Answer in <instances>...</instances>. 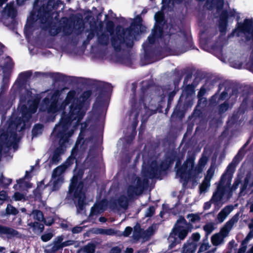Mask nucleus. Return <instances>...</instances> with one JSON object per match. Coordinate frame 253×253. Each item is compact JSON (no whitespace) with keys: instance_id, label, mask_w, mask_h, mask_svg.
<instances>
[{"instance_id":"1","label":"nucleus","mask_w":253,"mask_h":253,"mask_svg":"<svg viewBox=\"0 0 253 253\" xmlns=\"http://www.w3.org/2000/svg\"><path fill=\"white\" fill-rule=\"evenodd\" d=\"M184 156V151L177 152L175 149H170L166 152L164 159L171 166L176 162L175 168L176 169V174L183 180L182 187L185 188L191 177L192 171L195 166V158L193 156L188 157L181 165Z\"/></svg>"},{"instance_id":"2","label":"nucleus","mask_w":253,"mask_h":253,"mask_svg":"<svg viewBox=\"0 0 253 253\" xmlns=\"http://www.w3.org/2000/svg\"><path fill=\"white\" fill-rule=\"evenodd\" d=\"M70 127H53L50 134L53 141L58 140L59 146L53 151V155L49 160L50 165H57L61 161V155L66 151V144L69 142L70 138L73 135L75 129L79 127H73L74 129L69 130Z\"/></svg>"},{"instance_id":"3","label":"nucleus","mask_w":253,"mask_h":253,"mask_svg":"<svg viewBox=\"0 0 253 253\" xmlns=\"http://www.w3.org/2000/svg\"><path fill=\"white\" fill-rule=\"evenodd\" d=\"M84 171L79 169L75 173L71 179L68 191V196L73 200H78L77 208L80 211L84 208L86 200L85 191L84 190V183L82 180Z\"/></svg>"},{"instance_id":"4","label":"nucleus","mask_w":253,"mask_h":253,"mask_svg":"<svg viewBox=\"0 0 253 253\" xmlns=\"http://www.w3.org/2000/svg\"><path fill=\"white\" fill-rule=\"evenodd\" d=\"M7 130L3 129L0 130V157L4 147L10 148L11 146L13 149L18 147L21 137L18 136L17 131L25 130L30 127H6Z\"/></svg>"},{"instance_id":"5","label":"nucleus","mask_w":253,"mask_h":253,"mask_svg":"<svg viewBox=\"0 0 253 253\" xmlns=\"http://www.w3.org/2000/svg\"><path fill=\"white\" fill-rule=\"evenodd\" d=\"M187 222L184 217L180 216L177 220L171 232L170 233L169 240L171 242L169 245V248H174L179 243V240H184L189 232L188 227L187 226Z\"/></svg>"},{"instance_id":"6","label":"nucleus","mask_w":253,"mask_h":253,"mask_svg":"<svg viewBox=\"0 0 253 253\" xmlns=\"http://www.w3.org/2000/svg\"><path fill=\"white\" fill-rule=\"evenodd\" d=\"M75 95L74 91H70L68 94L65 103H63L61 106L58 107V104L56 101L57 96L59 95L58 91H54L50 93L47 97L43 100V105L40 108L41 110H44L47 108L48 112L55 113L59 111L64 110L66 105L69 104L74 98Z\"/></svg>"},{"instance_id":"7","label":"nucleus","mask_w":253,"mask_h":253,"mask_svg":"<svg viewBox=\"0 0 253 253\" xmlns=\"http://www.w3.org/2000/svg\"><path fill=\"white\" fill-rule=\"evenodd\" d=\"M86 107L83 104H80L74 107L72 105L70 107V112L68 115L65 113L61 116L60 121V126H66L69 125H75L83 118L86 110Z\"/></svg>"},{"instance_id":"8","label":"nucleus","mask_w":253,"mask_h":253,"mask_svg":"<svg viewBox=\"0 0 253 253\" xmlns=\"http://www.w3.org/2000/svg\"><path fill=\"white\" fill-rule=\"evenodd\" d=\"M171 166L164 159L160 165L156 160H153L150 164L143 167V174L150 179L158 178L162 171H167Z\"/></svg>"},{"instance_id":"9","label":"nucleus","mask_w":253,"mask_h":253,"mask_svg":"<svg viewBox=\"0 0 253 253\" xmlns=\"http://www.w3.org/2000/svg\"><path fill=\"white\" fill-rule=\"evenodd\" d=\"M236 165L231 162L227 167L226 170L221 175L220 180L217 184V186L226 191V188L229 187L231 184V181L233 173L235 171Z\"/></svg>"},{"instance_id":"10","label":"nucleus","mask_w":253,"mask_h":253,"mask_svg":"<svg viewBox=\"0 0 253 253\" xmlns=\"http://www.w3.org/2000/svg\"><path fill=\"white\" fill-rule=\"evenodd\" d=\"M225 193V191L221 189L219 187L216 186L210 200L205 203L204 209L205 210H209L211 207V203H212L214 204L215 208L218 210L221 206L220 202L222 200Z\"/></svg>"},{"instance_id":"11","label":"nucleus","mask_w":253,"mask_h":253,"mask_svg":"<svg viewBox=\"0 0 253 253\" xmlns=\"http://www.w3.org/2000/svg\"><path fill=\"white\" fill-rule=\"evenodd\" d=\"M96 128V127H80V132L71 150V156L76 159L79 152V145L82 144L81 146L84 143V137L86 136V133L88 132H92Z\"/></svg>"},{"instance_id":"12","label":"nucleus","mask_w":253,"mask_h":253,"mask_svg":"<svg viewBox=\"0 0 253 253\" xmlns=\"http://www.w3.org/2000/svg\"><path fill=\"white\" fill-rule=\"evenodd\" d=\"M135 29V28L133 30V25H132L130 29H128L123 33V37H122V35L119 34L121 32V28H117L116 31L118 39L115 38L112 39V43L114 47L117 50L120 49L121 44L123 42H125V36L126 37V38H127V37L129 38H132L134 36Z\"/></svg>"},{"instance_id":"13","label":"nucleus","mask_w":253,"mask_h":253,"mask_svg":"<svg viewBox=\"0 0 253 253\" xmlns=\"http://www.w3.org/2000/svg\"><path fill=\"white\" fill-rule=\"evenodd\" d=\"M163 18L164 16L162 12L160 11L156 13L155 19L156 21L157 25H155L151 36L148 38V41L150 43H153L156 38H160L163 35V32L159 25V24H161L163 22Z\"/></svg>"},{"instance_id":"14","label":"nucleus","mask_w":253,"mask_h":253,"mask_svg":"<svg viewBox=\"0 0 253 253\" xmlns=\"http://www.w3.org/2000/svg\"><path fill=\"white\" fill-rule=\"evenodd\" d=\"M38 100L35 99L34 101L28 102L29 108L23 107L22 109V122L23 126H26L25 123L29 120L32 114L35 113L37 109Z\"/></svg>"},{"instance_id":"15","label":"nucleus","mask_w":253,"mask_h":253,"mask_svg":"<svg viewBox=\"0 0 253 253\" xmlns=\"http://www.w3.org/2000/svg\"><path fill=\"white\" fill-rule=\"evenodd\" d=\"M245 120H247V115L245 113L238 111L230 119L229 121V125L240 126V125H252L253 126V119L251 120L247 123H245Z\"/></svg>"},{"instance_id":"16","label":"nucleus","mask_w":253,"mask_h":253,"mask_svg":"<svg viewBox=\"0 0 253 253\" xmlns=\"http://www.w3.org/2000/svg\"><path fill=\"white\" fill-rule=\"evenodd\" d=\"M76 160L75 158L70 156L65 161L63 164L56 167L52 171V179L56 178L61 173L64 172L66 169L70 167L73 164L74 161Z\"/></svg>"},{"instance_id":"17","label":"nucleus","mask_w":253,"mask_h":253,"mask_svg":"<svg viewBox=\"0 0 253 253\" xmlns=\"http://www.w3.org/2000/svg\"><path fill=\"white\" fill-rule=\"evenodd\" d=\"M0 234L6 235L8 239L17 236L19 233L16 230L9 227L0 225Z\"/></svg>"},{"instance_id":"18","label":"nucleus","mask_w":253,"mask_h":253,"mask_svg":"<svg viewBox=\"0 0 253 253\" xmlns=\"http://www.w3.org/2000/svg\"><path fill=\"white\" fill-rule=\"evenodd\" d=\"M129 200V199L128 198V197L126 195H121L117 199V203L116 201H114L112 203V206L114 208H115L116 207L118 203L121 208L124 209V210H126L128 207Z\"/></svg>"},{"instance_id":"19","label":"nucleus","mask_w":253,"mask_h":253,"mask_svg":"<svg viewBox=\"0 0 253 253\" xmlns=\"http://www.w3.org/2000/svg\"><path fill=\"white\" fill-rule=\"evenodd\" d=\"M142 174L144 177L143 179H142L140 177H137L136 179V185H134L135 187H137V188L139 190V193H142L144 189L145 185H147L149 182L148 179H150L149 177L145 176L143 174V167L142 169Z\"/></svg>"},{"instance_id":"20","label":"nucleus","mask_w":253,"mask_h":253,"mask_svg":"<svg viewBox=\"0 0 253 253\" xmlns=\"http://www.w3.org/2000/svg\"><path fill=\"white\" fill-rule=\"evenodd\" d=\"M127 197L129 200L134 199V196L140 195L139 190L134 185H130L127 187L126 191Z\"/></svg>"},{"instance_id":"21","label":"nucleus","mask_w":253,"mask_h":253,"mask_svg":"<svg viewBox=\"0 0 253 253\" xmlns=\"http://www.w3.org/2000/svg\"><path fill=\"white\" fill-rule=\"evenodd\" d=\"M197 248L196 243L189 242V241H187L186 244L183 246V253H195Z\"/></svg>"},{"instance_id":"22","label":"nucleus","mask_w":253,"mask_h":253,"mask_svg":"<svg viewBox=\"0 0 253 253\" xmlns=\"http://www.w3.org/2000/svg\"><path fill=\"white\" fill-rule=\"evenodd\" d=\"M253 24V21L251 19H246L244 24L238 28V30L244 33H249Z\"/></svg>"},{"instance_id":"23","label":"nucleus","mask_w":253,"mask_h":253,"mask_svg":"<svg viewBox=\"0 0 253 253\" xmlns=\"http://www.w3.org/2000/svg\"><path fill=\"white\" fill-rule=\"evenodd\" d=\"M143 229L141 228L140 225L137 223L134 227L132 238L136 241L139 240L141 238H142Z\"/></svg>"},{"instance_id":"24","label":"nucleus","mask_w":253,"mask_h":253,"mask_svg":"<svg viewBox=\"0 0 253 253\" xmlns=\"http://www.w3.org/2000/svg\"><path fill=\"white\" fill-rule=\"evenodd\" d=\"M62 249V244L53 241V246H48L47 248L45 249L44 252L45 253H55L57 251Z\"/></svg>"},{"instance_id":"25","label":"nucleus","mask_w":253,"mask_h":253,"mask_svg":"<svg viewBox=\"0 0 253 253\" xmlns=\"http://www.w3.org/2000/svg\"><path fill=\"white\" fill-rule=\"evenodd\" d=\"M19 213V211L15 208L14 206H13L12 205L10 204H8L7 205V207L5 209V212L3 213H1L2 216H5V215H16Z\"/></svg>"},{"instance_id":"26","label":"nucleus","mask_w":253,"mask_h":253,"mask_svg":"<svg viewBox=\"0 0 253 253\" xmlns=\"http://www.w3.org/2000/svg\"><path fill=\"white\" fill-rule=\"evenodd\" d=\"M224 238V236L220 233H216L211 236V242L213 245L217 246L223 242Z\"/></svg>"},{"instance_id":"27","label":"nucleus","mask_w":253,"mask_h":253,"mask_svg":"<svg viewBox=\"0 0 253 253\" xmlns=\"http://www.w3.org/2000/svg\"><path fill=\"white\" fill-rule=\"evenodd\" d=\"M136 128V127H126V131H131L130 134L125 135V139L127 143H131L134 139L137 132Z\"/></svg>"},{"instance_id":"28","label":"nucleus","mask_w":253,"mask_h":253,"mask_svg":"<svg viewBox=\"0 0 253 253\" xmlns=\"http://www.w3.org/2000/svg\"><path fill=\"white\" fill-rule=\"evenodd\" d=\"M136 128V127H126V131H131L130 134L125 135V139L127 143H131L134 139L137 132Z\"/></svg>"},{"instance_id":"29","label":"nucleus","mask_w":253,"mask_h":253,"mask_svg":"<svg viewBox=\"0 0 253 253\" xmlns=\"http://www.w3.org/2000/svg\"><path fill=\"white\" fill-rule=\"evenodd\" d=\"M154 234V229L153 226H149L146 230L142 232V238L147 240Z\"/></svg>"},{"instance_id":"30","label":"nucleus","mask_w":253,"mask_h":253,"mask_svg":"<svg viewBox=\"0 0 253 253\" xmlns=\"http://www.w3.org/2000/svg\"><path fill=\"white\" fill-rule=\"evenodd\" d=\"M95 249V245L93 243L90 242L84 246L82 250L85 253H94Z\"/></svg>"},{"instance_id":"31","label":"nucleus","mask_w":253,"mask_h":253,"mask_svg":"<svg viewBox=\"0 0 253 253\" xmlns=\"http://www.w3.org/2000/svg\"><path fill=\"white\" fill-rule=\"evenodd\" d=\"M210 186V178H208L206 176L202 182V184L199 186V190L202 193L206 191L207 188Z\"/></svg>"},{"instance_id":"32","label":"nucleus","mask_w":253,"mask_h":253,"mask_svg":"<svg viewBox=\"0 0 253 253\" xmlns=\"http://www.w3.org/2000/svg\"><path fill=\"white\" fill-rule=\"evenodd\" d=\"M156 111L152 109L147 108L145 105L143 106V108L141 110V114L143 115L144 119H146L148 116L153 114L155 113Z\"/></svg>"},{"instance_id":"33","label":"nucleus","mask_w":253,"mask_h":253,"mask_svg":"<svg viewBox=\"0 0 253 253\" xmlns=\"http://www.w3.org/2000/svg\"><path fill=\"white\" fill-rule=\"evenodd\" d=\"M32 214L34 219L39 221H42L44 219V216L42 212L39 210H33Z\"/></svg>"},{"instance_id":"34","label":"nucleus","mask_w":253,"mask_h":253,"mask_svg":"<svg viewBox=\"0 0 253 253\" xmlns=\"http://www.w3.org/2000/svg\"><path fill=\"white\" fill-rule=\"evenodd\" d=\"M103 118L99 119L96 116H94L90 121H88L87 125L100 126L103 124Z\"/></svg>"},{"instance_id":"35","label":"nucleus","mask_w":253,"mask_h":253,"mask_svg":"<svg viewBox=\"0 0 253 253\" xmlns=\"http://www.w3.org/2000/svg\"><path fill=\"white\" fill-rule=\"evenodd\" d=\"M12 179L10 178H6L1 175L0 177V184L4 187L9 186L12 182Z\"/></svg>"},{"instance_id":"36","label":"nucleus","mask_w":253,"mask_h":253,"mask_svg":"<svg viewBox=\"0 0 253 253\" xmlns=\"http://www.w3.org/2000/svg\"><path fill=\"white\" fill-rule=\"evenodd\" d=\"M33 193L36 200H41L42 199V192L40 190V185L39 184H37V187L33 190Z\"/></svg>"},{"instance_id":"37","label":"nucleus","mask_w":253,"mask_h":253,"mask_svg":"<svg viewBox=\"0 0 253 253\" xmlns=\"http://www.w3.org/2000/svg\"><path fill=\"white\" fill-rule=\"evenodd\" d=\"M44 127H33L32 130V137H37L41 135L43 132Z\"/></svg>"},{"instance_id":"38","label":"nucleus","mask_w":253,"mask_h":253,"mask_svg":"<svg viewBox=\"0 0 253 253\" xmlns=\"http://www.w3.org/2000/svg\"><path fill=\"white\" fill-rule=\"evenodd\" d=\"M203 229L207 235L211 234L214 230L213 223L212 222L207 223L204 226Z\"/></svg>"},{"instance_id":"39","label":"nucleus","mask_w":253,"mask_h":253,"mask_svg":"<svg viewBox=\"0 0 253 253\" xmlns=\"http://www.w3.org/2000/svg\"><path fill=\"white\" fill-rule=\"evenodd\" d=\"M244 155L241 153V151H239L237 154L233 158L232 162L234 163L235 165H237L243 158Z\"/></svg>"},{"instance_id":"40","label":"nucleus","mask_w":253,"mask_h":253,"mask_svg":"<svg viewBox=\"0 0 253 253\" xmlns=\"http://www.w3.org/2000/svg\"><path fill=\"white\" fill-rule=\"evenodd\" d=\"M62 180V178L60 177H58L53 181L52 184L53 190H57L59 189Z\"/></svg>"},{"instance_id":"41","label":"nucleus","mask_w":253,"mask_h":253,"mask_svg":"<svg viewBox=\"0 0 253 253\" xmlns=\"http://www.w3.org/2000/svg\"><path fill=\"white\" fill-rule=\"evenodd\" d=\"M188 218H190L189 221L192 223H195L199 221L201 219L200 216L198 214L191 213L187 215Z\"/></svg>"},{"instance_id":"42","label":"nucleus","mask_w":253,"mask_h":253,"mask_svg":"<svg viewBox=\"0 0 253 253\" xmlns=\"http://www.w3.org/2000/svg\"><path fill=\"white\" fill-rule=\"evenodd\" d=\"M203 171V168L201 166L198 165V166L195 167L194 166L192 171V175L191 177L189 179V180L194 176H195V175L201 173Z\"/></svg>"},{"instance_id":"43","label":"nucleus","mask_w":253,"mask_h":253,"mask_svg":"<svg viewBox=\"0 0 253 253\" xmlns=\"http://www.w3.org/2000/svg\"><path fill=\"white\" fill-rule=\"evenodd\" d=\"M55 219L51 216H48L46 218L44 217V219L42 220L44 224L46 226H51L54 223Z\"/></svg>"},{"instance_id":"44","label":"nucleus","mask_w":253,"mask_h":253,"mask_svg":"<svg viewBox=\"0 0 253 253\" xmlns=\"http://www.w3.org/2000/svg\"><path fill=\"white\" fill-rule=\"evenodd\" d=\"M155 212V208L154 206H151L147 209L145 216L146 217H150L152 216Z\"/></svg>"},{"instance_id":"45","label":"nucleus","mask_w":253,"mask_h":253,"mask_svg":"<svg viewBox=\"0 0 253 253\" xmlns=\"http://www.w3.org/2000/svg\"><path fill=\"white\" fill-rule=\"evenodd\" d=\"M137 116L138 113L135 111L132 112L130 115V119L132 120V125L133 126H136L137 125Z\"/></svg>"},{"instance_id":"46","label":"nucleus","mask_w":253,"mask_h":253,"mask_svg":"<svg viewBox=\"0 0 253 253\" xmlns=\"http://www.w3.org/2000/svg\"><path fill=\"white\" fill-rule=\"evenodd\" d=\"M30 225L35 228H38L40 230L41 232H42L44 230L43 224L39 222L35 221L34 222H31L30 223Z\"/></svg>"},{"instance_id":"47","label":"nucleus","mask_w":253,"mask_h":253,"mask_svg":"<svg viewBox=\"0 0 253 253\" xmlns=\"http://www.w3.org/2000/svg\"><path fill=\"white\" fill-rule=\"evenodd\" d=\"M3 12L9 16L12 15L14 12V9L13 5L11 4L7 5Z\"/></svg>"},{"instance_id":"48","label":"nucleus","mask_w":253,"mask_h":253,"mask_svg":"<svg viewBox=\"0 0 253 253\" xmlns=\"http://www.w3.org/2000/svg\"><path fill=\"white\" fill-rule=\"evenodd\" d=\"M53 237V234L52 233H45L43 235H42L41 236V240L44 242H46L48 241H49L51 238L52 237Z\"/></svg>"},{"instance_id":"49","label":"nucleus","mask_w":253,"mask_h":253,"mask_svg":"<svg viewBox=\"0 0 253 253\" xmlns=\"http://www.w3.org/2000/svg\"><path fill=\"white\" fill-rule=\"evenodd\" d=\"M241 182V179L240 177H237L235 179L234 182L232 186H230V188H232L233 190H236L239 184Z\"/></svg>"},{"instance_id":"50","label":"nucleus","mask_w":253,"mask_h":253,"mask_svg":"<svg viewBox=\"0 0 253 253\" xmlns=\"http://www.w3.org/2000/svg\"><path fill=\"white\" fill-rule=\"evenodd\" d=\"M227 216V215L222 211H221L217 214V219L219 222H222Z\"/></svg>"},{"instance_id":"51","label":"nucleus","mask_w":253,"mask_h":253,"mask_svg":"<svg viewBox=\"0 0 253 253\" xmlns=\"http://www.w3.org/2000/svg\"><path fill=\"white\" fill-rule=\"evenodd\" d=\"M233 210V207L232 205H228L225 206L223 209L221 210L225 214L228 215Z\"/></svg>"},{"instance_id":"52","label":"nucleus","mask_w":253,"mask_h":253,"mask_svg":"<svg viewBox=\"0 0 253 253\" xmlns=\"http://www.w3.org/2000/svg\"><path fill=\"white\" fill-rule=\"evenodd\" d=\"M13 198L16 201H21L24 198V196L23 194L19 192H16L14 194Z\"/></svg>"},{"instance_id":"53","label":"nucleus","mask_w":253,"mask_h":253,"mask_svg":"<svg viewBox=\"0 0 253 253\" xmlns=\"http://www.w3.org/2000/svg\"><path fill=\"white\" fill-rule=\"evenodd\" d=\"M249 178L248 177H246L244 180V183L242 184L240 188L241 192L244 191L247 189L249 184Z\"/></svg>"},{"instance_id":"54","label":"nucleus","mask_w":253,"mask_h":253,"mask_svg":"<svg viewBox=\"0 0 253 253\" xmlns=\"http://www.w3.org/2000/svg\"><path fill=\"white\" fill-rule=\"evenodd\" d=\"M132 231V228L130 226H127L126 227L123 233V235L124 237H128L130 234L131 233Z\"/></svg>"},{"instance_id":"55","label":"nucleus","mask_w":253,"mask_h":253,"mask_svg":"<svg viewBox=\"0 0 253 253\" xmlns=\"http://www.w3.org/2000/svg\"><path fill=\"white\" fill-rule=\"evenodd\" d=\"M200 234L198 232L194 233L192 234L191 236V239L193 241V242L195 243L198 242L200 240Z\"/></svg>"},{"instance_id":"56","label":"nucleus","mask_w":253,"mask_h":253,"mask_svg":"<svg viewBox=\"0 0 253 253\" xmlns=\"http://www.w3.org/2000/svg\"><path fill=\"white\" fill-rule=\"evenodd\" d=\"M84 227L76 226L72 228V232L73 234H78L81 232L83 229Z\"/></svg>"},{"instance_id":"57","label":"nucleus","mask_w":253,"mask_h":253,"mask_svg":"<svg viewBox=\"0 0 253 253\" xmlns=\"http://www.w3.org/2000/svg\"><path fill=\"white\" fill-rule=\"evenodd\" d=\"M229 231L230 230L229 229L224 226L221 229L219 233L221 235H223V236H224V238H225L227 236Z\"/></svg>"},{"instance_id":"58","label":"nucleus","mask_w":253,"mask_h":253,"mask_svg":"<svg viewBox=\"0 0 253 253\" xmlns=\"http://www.w3.org/2000/svg\"><path fill=\"white\" fill-rule=\"evenodd\" d=\"M122 250L118 246H115L112 248L109 253H121Z\"/></svg>"},{"instance_id":"59","label":"nucleus","mask_w":253,"mask_h":253,"mask_svg":"<svg viewBox=\"0 0 253 253\" xmlns=\"http://www.w3.org/2000/svg\"><path fill=\"white\" fill-rule=\"evenodd\" d=\"M208 247L209 246L208 244H202L199 249L198 253H200L205 251L208 249Z\"/></svg>"},{"instance_id":"60","label":"nucleus","mask_w":253,"mask_h":253,"mask_svg":"<svg viewBox=\"0 0 253 253\" xmlns=\"http://www.w3.org/2000/svg\"><path fill=\"white\" fill-rule=\"evenodd\" d=\"M7 194L4 191H1L0 192V200L4 201L7 199Z\"/></svg>"},{"instance_id":"61","label":"nucleus","mask_w":253,"mask_h":253,"mask_svg":"<svg viewBox=\"0 0 253 253\" xmlns=\"http://www.w3.org/2000/svg\"><path fill=\"white\" fill-rule=\"evenodd\" d=\"M228 108V104L227 103H224L220 106L219 111L220 113L224 112L227 110Z\"/></svg>"},{"instance_id":"62","label":"nucleus","mask_w":253,"mask_h":253,"mask_svg":"<svg viewBox=\"0 0 253 253\" xmlns=\"http://www.w3.org/2000/svg\"><path fill=\"white\" fill-rule=\"evenodd\" d=\"M207 162V158L205 157L202 158L199 161V165L201 166L202 168L206 164Z\"/></svg>"},{"instance_id":"63","label":"nucleus","mask_w":253,"mask_h":253,"mask_svg":"<svg viewBox=\"0 0 253 253\" xmlns=\"http://www.w3.org/2000/svg\"><path fill=\"white\" fill-rule=\"evenodd\" d=\"M116 232L115 231L114 229H112V228H109V229H106L105 235L113 236V235H114L115 234H116Z\"/></svg>"},{"instance_id":"64","label":"nucleus","mask_w":253,"mask_h":253,"mask_svg":"<svg viewBox=\"0 0 253 253\" xmlns=\"http://www.w3.org/2000/svg\"><path fill=\"white\" fill-rule=\"evenodd\" d=\"M239 213H237L230 220L231 221V222L233 224H235V223H236L238 221V220L239 219Z\"/></svg>"}]
</instances>
